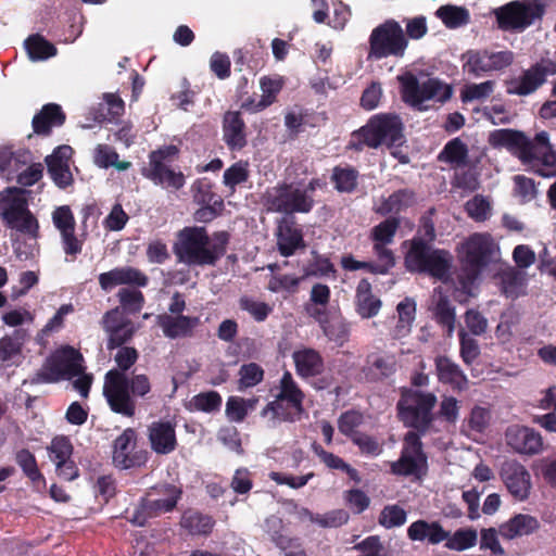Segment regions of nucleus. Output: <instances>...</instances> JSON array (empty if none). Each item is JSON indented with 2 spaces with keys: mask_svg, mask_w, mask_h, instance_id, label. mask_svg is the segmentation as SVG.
<instances>
[{
  "mask_svg": "<svg viewBox=\"0 0 556 556\" xmlns=\"http://www.w3.org/2000/svg\"><path fill=\"white\" fill-rule=\"evenodd\" d=\"M138 353L132 348H122L114 359L121 370L111 369L106 372L103 383V394L110 408L126 417H132L136 412L134 397H143L151 391L148 376L140 374L130 379L124 371L129 369L137 361Z\"/></svg>",
  "mask_w": 556,
  "mask_h": 556,
  "instance_id": "nucleus-1",
  "label": "nucleus"
},
{
  "mask_svg": "<svg viewBox=\"0 0 556 556\" xmlns=\"http://www.w3.org/2000/svg\"><path fill=\"white\" fill-rule=\"evenodd\" d=\"M490 143L514 152L530 169L542 177L556 176V152L549 143L546 131L539 132L529 140L522 132L513 129H498L490 135Z\"/></svg>",
  "mask_w": 556,
  "mask_h": 556,
  "instance_id": "nucleus-2",
  "label": "nucleus"
},
{
  "mask_svg": "<svg viewBox=\"0 0 556 556\" xmlns=\"http://www.w3.org/2000/svg\"><path fill=\"white\" fill-rule=\"evenodd\" d=\"M228 233L217 231L208 236L204 227H185L177 233L174 253L189 266H213L226 253Z\"/></svg>",
  "mask_w": 556,
  "mask_h": 556,
  "instance_id": "nucleus-3",
  "label": "nucleus"
},
{
  "mask_svg": "<svg viewBox=\"0 0 556 556\" xmlns=\"http://www.w3.org/2000/svg\"><path fill=\"white\" fill-rule=\"evenodd\" d=\"M73 380L74 388L83 397H87L92 377L84 371L83 355L71 346L56 350L36 374L31 382H56Z\"/></svg>",
  "mask_w": 556,
  "mask_h": 556,
  "instance_id": "nucleus-4",
  "label": "nucleus"
},
{
  "mask_svg": "<svg viewBox=\"0 0 556 556\" xmlns=\"http://www.w3.org/2000/svg\"><path fill=\"white\" fill-rule=\"evenodd\" d=\"M403 100L417 110H426L425 102L434 100L444 102L452 96V88L437 78L422 76L417 78L410 73L399 76Z\"/></svg>",
  "mask_w": 556,
  "mask_h": 556,
  "instance_id": "nucleus-5",
  "label": "nucleus"
},
{
  "mask_svg": "<svg viewBox=\"0 0 556 556\" xmlns=\"http://www.w3.org/2000/svg\"><path fill=\"white\" fill-rule=\"evenodd\" d=\"M452 256L444 250H432L420 239L410 242L405 256L406 268L410 271L427 273L440 280L448 277Z\"/></svg>",
  "mask_w": 556,
  "mask_h": 556,
  "instance_id": "nucleus-6",
  "label": "nucleus"
},
{
  "mask_svg": "<svg viewBox=\"0 0 556 556\" xmlns=\"http://www.w3.org/2000/svg\"><path fill=\"white\" fill-rule=\"evenodd\" d=\"M408 41L402 26L388 20L375 27L369 36L368 58L381 60L388 56L401 58L405 54Z\"/></svg>",
  "mask_w": 556,
  "mask_h": 556,
  "instance_id": "nucleus-7",
  "label": "nucleus"
},
{
  "mask_svg": "<svg viewBox=\"0 0 556 556\" xmlns=\"http://www.w3.org/2000/svg\"><path fill=\"white\" fill-rule=\"evenodd\" d=\"M353 138L370 148H377L381 144L388 147L400 146L403 141L402 124L397 116H376L359 131L355 132Z\"/></svg>",
  "mask_w": 556,
  "mask_h": 556,
  "instance_id": "nucleus-8",
  "label": "nucleus"
},
{
  "mask_svg": "<svg viewBox=\"0 0 556 556\" xmlns=\"http://www.w3.org/2000/svg\"><path fill=\"white\" fill-rule=\"evenodd\" d=\"M268 211L285 214L307 213L313 207V198L294 185H280L268 189L263 195Z\"/></svg>",
  "mask_w": 556,
  "mask_h": 556,
  "instance_id": "nucleus-9",
  "label": "nucleus"
},
{
  "mask_svg": "<svg viewBox=\"0 0 556 556\" xmlns=\"http://www.w3.org/2000/svg\"><path fill=\"white\" fill-rule=\"evenodd\" d=\"M437 397L432 393L407 390L397 404L401 420L413 428L425 429L432 419V408Z\"/></svg>",
  "mask_w": 556,
  "mask_h": 556,
  "instance_id": "nucleus-10",
  "label": "nucleus"
},
{
  "mask_svg": "<svg viewBox=\"0 0 556 556\" xmlns=\"http://www.w3.org/2000/svg\"><path fill=\"white\" fill-rule=\"evenodd\" d=\"M543 13L542 5L522 1H511L493 11L498 28L504 31H523Z\"/></svg>",
  "mask_w": 556,
  "mask_h": 556,
  "instance_id": "nucleus-11",
  "label": "nucleus"
},
{
  "mask_svg": "<svg viewBox=\"0 0 556 556\" xmlns=\"http://www.w3.org/2000/svg\"><path fill=\"white\" fill-rule=\"evenodd\" d=\"M497 245L488 233H475L462 245V258L469 269L468 279L473 280L497 254Z\"/></svg>",
  "mask_w": 556,
  "mask_h": 556,
  "instance_id": "nucleus-12",
  "label": "nucleus"
},
{
  "mask_svg": "<svg viewBox=\"0 0 556 556\" xmlns=\"http://www.w3.org/2000/svg\"><path fill=\"white\" fill-rule=\"evenodd\" d=\"M180 490L175 485H164L154 489L148 494V497L138 506L131 517L130 522L136 526H143L148 518L156 517L161 514L172 510L178 498Z\"/></svg>",
  "mask_w": 556,
  "mask_h": 556,
  "instance_id": "nucleus-13",
  "label": "nucleus"
},
{
  "mask_svg": "<svg viewBox=\"0 0 556 556\" xmlns=\"http://www.w3.org/2000/svg\"><path fill=\"white\" fill-rule=\"evenodd\" d=\"M177 153L174 146L164 147L150 154L149 167L144 168L142 174L155 185L164 188L178 190L185 185V176L181 172L170 169L165 161Z\"/></svg>",
  "mask_w": 556,
  "mask_h": 556,
  "instance_id": "nucleus-14",
  "label": "nucleus"
},
{
  "mask_svg": "<svg viewBox=\"0 0 556 556\" xmlns=\"http://www.w3.org/2000/svg\"><path fill=\"white\" fill-rule=\"evenodd\" d=\"M555 74L556 63L549 60L541 61L523 71L519 76L507 79L505 81L506 92L519 97L532 94L546 81L548 76Z\"/></svg>",
  "mask_w": 556,
  "mask_h": 556,
  "instance_id": "nucleus-15",
  "label": "nucleus"
},
{
  "mask_svg": "<svg viewBox=\"0 0 556 556\" xmlns=\"http://www.w3.org/2000/svg\"><path fill=\"white\" fill-rule=\"evenodd\" d=\"M52 223L59 230L63 251L75 257L83 251L86 233L76 235V222L68 205H61L52 212Z\"/></svg>",
  "mask_w": 556,
  "mask_h": 556,
  "instance_id": "nucleus-16",
  "label": "nucleus"
},
{
  "mask_svg": "<svg viewBox=\"0 0 556 556\" xmlns=\"http://www.w3.org/2000/svg\"><path fill=\"white\" fill-rule=\"evenodd\" d=\"M506 445L517 454L533 456L544 451L540 432L522 425H510L505 431Z\"/></svg>",
  "mask_w": 556,
  "mask_h": 556,
  "instance_id": "nucleus-17",
  "label": "nucleus"
},
{
  "mask_svg": "<svg viewBox=\"0 0 556 556\" xmlns=\"http://www.w3.org/2000/svg\"><path fill=\"white\" fill-rule=\"evenodd\" d=\"M426 465L419 437L414 431L407 432L404 440L402 456L392 463V472L396 475H419Z\"/></svg>",
  "mask_w": 556,
  "mask_h": 556,
  "instance_id": "nucleus-18",
  "label": "nucleus"
},
{
  "mask_svg": "<svg viewBox=\"0 0 556 556\" xmlns=\"http://www.w3.org/2000/svg\"><path fill=\"white\" fill-rule=\"evenodd\" d=\"M500 476L508 492L518 501L529 497L532 489L531 475L527 468L517 460L503 463Z\"/></svg>",
  "mask_w": 556,
  "mask_h": 556,
  "instance_id": "nucleus-19",
  "label": "nucleus"
},
{
  "mask_svg": "<svg viewBox=\"0 0 556 556\" xmlns=\"http://www.w3.org/2000/svg\"><path fill=\"white\" fill-rule=\"evenodd\" d=\"M102 324L108 336L109 349H115L124 344L130 340L136 331L134 324L118 308L108 312L103 316Z\"/></svg>",
  "mask_w": 556,
  "mask_h": 556,
  "instance_id": "nucleus-20",
  "label": "nucleus"
},
{
  "mask_svg": "<svg viewBox=\"0 0 556 556\" xmlns=\"http://www.w3.org/2000/svg\"><path fill=\"white\" fill-rule=\"evenodd\" d=\"M98 279L101 289L105 292L123 285L143 287L148 282V278L143 273L130 266L113 268L100 274Z\"/></svg>",
  "mask_w": 556,
  "mask_h": 556,
  "instance_id": "nucleus-21",
  "label": "nucleus"
},
{
  "mask_svg": "<svg viewBox=\"0 0 556 556\" xmlns=\"http://www.w3.org/2000/svg\"><path fill=\"white\" fill-rule=\"evenodd\" d=\"M72 154L73 150L70 146H61L46 157L48 172L60 188H65L72 184L73 177L70 170Z\"/></svg>",
  "mask_w": 556,
  "mask_h": 556,
  "instance_id": "nucleus-22",
  "label": "nucleus"
},
{
  "mask_svg": "<svg viewBox=\"0 0 556 556\" xmlns=\"http://www.w3.org/2000/svg\"><path fill=\"white\" fill-rule=\"evenodd\" d=\"M292 361L296 374L304 379L321 375L325 368L324 358L318 351L312 348L296 349L292 353Z\"/></svg>",
  "mask_w": 556,
  "mask_h": 556,
  "instance_id": "nucleus-23",
  "label": "nucleus"
},
{
  "mask_svg": "<svg viewBox=\"0 0 556 556\" xmlns=\"http://www.w3.org/2000/svg\"><path fill=\"white\" fill-rule=\"evenodd\" d=\"M283 86V79L280 76H264L260 79L262 94L258 99L251 98L243 102L242 108L250 112H260L276 101L277 94Z\"/></svg>",
  "mask_w": 556,
  "mask_h": 556,
  "instance_id": "nucleus-24",
  "label": "nucleus"
},
{
  "mask_svg": "<svg viewBox=\"0 0 556 556\" xmlns=\"http://www.w3.org/2000/svg\"><path fill=\"white\" fill-rule=\"evenodd\" d=\"M407 536L414 542H427L438 545L447 538L445 530L439 521L416 520L407 528Z\"/></svg>",
  "mask_w": 556,
  "mask_h": 556,
  "instance_id": "nucleus-25",
  "label": "nucleus"
},
{
  "mask_svg": "<svg viewBox=\"0 0 556 556\" xmlns=\"http://www.w3.org/2000/svg\"><path fill=\"white\" fill-rule=\"evenodd\" d=\"M151 447L157 454H168L176 447L175 427L169 421H154L149 427Z\"/></svg>",
  "mask_w": 556,
  "mask_h": 556,
  "instance_id": "nucleus-26",
  "label": "nucleus"
},
{
  "mask_svg": "<svg viewBox=\"0 0 556 556\" xmlns=\"http://www.w3.org/2000/svg\"><path fill=\"white\" fill-rule=\"evenodd\" d=\"M28 338L26 329H16L0 338V363L5 366L16 365L22 356L23 346Z\"/></svg>",
  "mask_w": 556,
  "mask_h": 556,
  "instance_id": "nucleus-27",
  "label": "nucleus"
},
{
  "mask_svg": "<svg viewBox=\"0 0 556 556\" xmlns=\"http://www.w3.org/2000/svg\"><path fill=\"white\" fill-rule=\"evenodd\" d=\"M429 311L437 321L446 328L447 336L452 337L455 330V308L450 303L447 295L442 292L441 288L433 290L429 303Z\"/></svg>",
  "mask_w": 556,
  "mask_h": 556,
  "instance_id": "nucleus-28",
  "label": "nucleus"
},
{
  "mask_svg": "<svg viewBox=\"0 0 556 556\" xmlns=\"http://www.w3.org/2000/svg\"><path fill=\"white\" fill-rule=\"evenodd\" d=\"M329 302V287L324 283H315L311 289L308 302L305 304V312L319 324H324L327 320Z\"/></svg>",
  "mask_w": 556,
  "mask_h": 556,
  "instance_id": "nucleus-29",
  "label": "nucleus"
},
{
  "mask_svg": "<svg viewBox=\"0 0 556 556\" xmlns=\"http://www.w3.org/2000/svg\"><path fill=\"white\" fill-rule=\"evenodd\" d=\"M435 368L439 380L442 383L450 384L454 390L463 391L467 389L468 379L457 364L445 356H439L435 359Z\"/></svg>",
  "mask_w": 556,
  "mask_h": 556,
  "instance_id": "nucleus-30",
  "label": "nucleus"
},
{
  "mask_svg": "<svg viewBox=\"0 0 556 556\" xmlns=\"http://www.w3.org/2000/svg\"><path fill=\"white\" fill-rule=\"evenodd\" d=\"M540 528L539 520L530 515L518 514L500 526V534L507 540L529 535Z\"/></svg>",
  "mask_w": 556,
  "mask_h": 556,
  "instance_id": "nucleus-31",
  "label": "nucleus"
},
{
  "mask_svg": "<svg viewBox=\"0 0 556 556\" xmlns=\"http://www.w3.org/2000/svg\"><path fill=\"white\" fill-rule=\"evenodd\" d=\"M266 531L270 533L276 545L283 551L285 556H307L305 549L298 539H292L278 533L281 528V520L277 517H269L265 522Z\"/></svg>",
  "mask_w": 556,
  "mask_h": 556,
  "instance_id": "nucleus-32",
  "label": "nucleus"
},
{
  "mask_svg": "<svg viewBox=\"0 0 556 556\" xmlns=\"http://www.w3.org/2000/svg\"><path fill=\"white\" fill-rule=\"evenodd\" d=\"M396 324L392 329L394 339L407 337L416 318V302L413 298H405L396 305Z\"/></svg>",
  "mask_w": 556,
  "mask_h": 556,
  "instance_id": "nucleus-33",
  "label": "nucleus"
},
{
  "mask_svg": "<svg viewBox=\"0 0 556 556\" xmlns=\"http://www.w3.org/2000/svg\"><path fill=\"white\" fill-rule=\"evenodd\" d=\"M157 320L164 334L172 339L188 334L199 323L197 317L167 314L159 316Z\"/></svg>",
  "mask_w": 556,
  "mask_h": 556,
  "instance_id": "nucleus-34",
  "label": "nucleus"
},
{
  "mask_svg": "<svg viewBox=\"0 0 556 556\" xmlns=\"http://www.w3.org/2000/svg\"><path fill=\"white\" fill-rule=\"evenodd\" d=\"M278 389L276 399L286 401L295 410V414H302L304 393L289 371H286L280 378Z\"/></svg>",
  "mask_w": 556,
  "mask_h": 556,
  "instance_id": "nucleus-35",
  "label": "nucleus"
},
{
  "mask_svg": "<svg viewBox=\"0 0 556 556\" xmlns=\"http://www.w3.org/2000/svg\"><path fill=\"white\" fill-rule=\"evenodd\" d=\"M224 140L230 149H241L245 146L244 123L239 112H227L225 114Z\"/></svg>",
  "mask_w": 556,
  "mask_h": 556,
  "instance_id": "nucleus-36",
  "label": "nucleus"
},
{
  "mask_svg": "<svg viewBox=\"0 0 556 556\" xmlns=\"http://www.w3.org/2000/svg\"><path fill=\"white\" fill-rule=\"evenodd\" d=\"M356 307L363 318L376 316L381 307V301L371 292L368 280L362 279L356 288Z\"/></svg>",
  "mask_w": 556,
  "mask_h": 556,
  "instance_id": "nucleus-37",
  "label": "nucleus"
},
{
  "mask_svg": "<svg viewBox=\"0 0 556 556\" xmlns=\"http://www.w3.org/2000/svg\"><path fill=\"white\" fill-rule=\"evenodd\" d=\"M283 400L275 397L262 410L261 416L265 419L268 427H276L282 421H295L300 418L301 414H295L288 404H283Z\"/></svg>",
  "mask_w": 556,
  "mask_h": 556,
  "instance_id": "nucleus-38",
  "label": "nucleus"
},
{
  "mask_svg": "<svg viewBox=\"0 0 556 556\" xmlns=\"http://www.w3.org/2000/svg\"><path fill=\"white\" fill-rule=\"evenodd\" d=\"M415 203V195L409 190H399L388 198H380L375 204V211L381 215L399 213Z\"/></svg>",
  "mask_w": 556,
  "mask_h": 556,
  "instance_id": "nucleus-39",
  "label": "nucleus"
},
{
  "mask_svg": "<svg viewBox=\"0 0 556 556\" xmlns=\"http://www.w3.org/2000/svg\"><path fill=\"white\" fill-rule=\"evenodd\" d=\"M135 431L126 429L114 442L113 462L121 468H129L132 466L134 460L131 453L135 447Z\"/></svg>",
  "mask_w": 556,
  "mask_h": 556,
  "instance_id": "nucleus-40",
  "label": "nucleus"
},
{
  "mask_svg": "<svg viewBox=\"0 0 556 556\" xmlns=\"http://www.w3.org/2000/svg\"><path fill=\"white\" fill-rule=\"evenodd\" d=\"M65 116L59 105L47 104L34 116L33 127L37 134H46L51 127L62 125Z\"/></svg>",
  "mask_w": 556,
  "mask_h": 556,
  "instance_id": "nucleus-41",
  "label": "nucleus"
},
{
  "mask_svg": "<svg viewBox=\"0 0 556 556\" xmlns=\"http://www.w3.org/2000/svg\"><path fill=\"white\" fill-rule=\"evenodd\" d=\"M278 249L285 256H289L302 245V233L299 229L291 226L289 223L283 222L278 227Z\"/></svg>",
  "mask_w": 556,
  "mask_h": 556,
  "instance_id": "nucleus-42",
  "label": "nucleus"
},
{
  "mask_svg": "<svg viewBox=\"0 0 556 556\" xmlns=\"http://www.w3.org/2000/svg\"><path fill=\"white\" fill-rule=\"evenodd\" d=\"M257 404V397L230 396L226 402L225 415L231 422H242L247 415L255 409Z\"/></svg>",
  "mask_w": 556,
  "mask_h": 556,
  "instance_id": "nucleus-43",
  "label": "nucleus"
},
{
  "mask_svg": "<svg viewBox=\"0 0 556 556\" xmlns=\"http://www.w3.org/2000/svg\"><path fill=\"white\" fill-rule=\"evenodd\" d=\"M498 278L502 291L507 296L516 298L523 292L527 279L521 270L507 266L500 273Z\"/></svg>",
  "mask_w": 556,
  "mask_h": 556,
  "instance_id": "nucleus-44",
  "label": "nucleus"
},
{
  "mask_svg": "<svg viewBox=\"0 0 556 556\" xmlns=\"http://www.w3.org/2000/svg\"><path fill=\"white\" fill-rule=\"evenodd\" d=\"M489 50H471L464 54V72L475 77L492 72Z\"/></svg>",
  "mask_w": 556,
  "mask_h": 556,
  "instance_id": "nucleus-45",
  "label": "nucleus"
},
{
  "mask_svg": "<svg viewBox=\"0 0 556 556\" xmlns=\"http://www.w3.org/2000/svg\"><path fill=\"white\" fill-rule=\"evenodd\" d=\"M435 15L451 29L465 26L470 21L469 11L465 7L445 4L440 7Z\"/></svg>",
  "mask_w": 556,
  "mask_h": 556,
  "instance_id": "nucleus-46",
  "label": "nucleus"
},
{
  "mask_svg": "<svg viewBox=\"0 0 556 556\" xmlns=\"http://www.w3.org/2000/svg\"><path fill=\"white\" fill-rule=\"evenodd\" d=\"M478 542V532L472 528H460L454 533L447 531V538L444 540L445 547L456 552H464L476 546Z\"/></svg>",
  "mask_w": 556,
  "mask_h": 556,
  "instance_id": "nucleus-47",
  "label": "nucleus"
},
{
  "mask_svg": "<svg viewBox=\"0 0 556 556\" xmlns=\"http://www.w3.org/2000/svg\"><path fill=\"white\" fill-rule=\"evenodd\" d=\"M24 190L11 187L0 192V216L7 220L8 215H13L16 211L26 205Z\"/></svg>",
  "mask_w": 556,
  "mask_h": 556,
  "instance_id": "nucleus-48",
  "label": "nucleus"
},
{
  "mask_svg": "<svg viewBox=\"0 0 556 556\" xmlns=\"http://www.w3.org/2000/svg\"><path fill=\"white\" fill-rule=\"evenodd\" d=\"M395 364L394 356L374 353L367 357L366 370H368L371 379H378L393 374Z\"/></svg>",
  "mask_w": 556,
  "mask_h": 556,
  "instance_id": "nucleus-49",
  "label": "nucleus"
},
{
  "mask_svg": "<svg viewBox=\"0 0 556 556\" xmlns=\"http://www.w3.org/2000/svg\"><path fill=\"white\" fill-rule=\"evenodd\" d=\"M222 406V396L216 391H207L192 396L186 404L190 412L215 413Z\"/></svg>",
  "mask_w": 556,
  "mask_h": 556,
  "instance_id": "nucleus-50",
  "label": "nucleus"
},
{
  "mask_svg": "<svg viewBox=\"0 0 556 556\" xmlns=\"http://www.w3.org/2000/svg\"><path fill=\"white\" fill-rule=\"evenodd\" d=\"M5 222L12 229H16L31 237L37 236L38 223L26 208V205L23 206L22 210L16 211L13 215H8V219Z\"/></svg>",
  "mask_w": 556,
  "mask_h": 556,
  "instance_id": "nucleus-51",
  "label": "nucleus"
},
{
  "mask_svg": "<svg viewBox=\"0 0 556 556\" xmlns=\"http://www.w3.org/2000/svg\"><path fill=\"white\" fill-rule=\"evenodd\" d=\"M94 163L99 167H115L117 170H126L130 167V162L118 161V154L109 146L99 144L94 152Z\"/></svg>",
  "mask_w": 556,
  "mask_h": 556,
  "instance_id": "nucleus-52",
  "label": "nucleus"
},
{
  "mask_svg": "<svg viewBox=\"0 0 556 556\" xmlns=\"http://www.w3.org/2000/svg\"><path fill=\"white\" fill-rule=\"evenodd\" d=\"M25 47L29 59L33 61L46 60L56 53L55 48L40 36L29 37Z\"/></svg>",
  "mask_w": 556,
  "mask_h": 556,
  "instance_id": "nucleus-53",
  "label": "nucleus"
},
{
  "mask_svg": "<svg viewBox=\"0 0 556 556\" xmlns=\"http://www.w3.org/2000/svg\"><path fill=\"white\" fill-rule=\"evenodd\" d=\"M467 153L466 146L459 139H454L445 146L439 157L454 166H462L466 163Z\"/></svg>",
  "mask_w": 556,
  "mask_h": 556,
  "instance_id": "nucleus-54",
  "label": "nucleus"
},
{
  "mask_svg": "<svg viewBox=\"0 0 556 556\" xmlns=\"http://www.w3.org/2000/svg\"><path fill=\"white\" fill-rule=\"evenodd\" d=\"M264 377V370L255 363L244 364L239 369V387L240 391L255 387Z\"/></svg>",
  "mask_w": 556,
  "mask_h": 556,
  "instance_id": "nucleus-55",
  "label": "nucleus"
},
{
  "mask_svg": "<svg viewBox=\"0 0 556 556\" xmlns=\"http://www.w3.org/2000/svg\"><path fill=\"white\" fill-rule=\"evenodd\" d=\"M406 520V510L396 504L387 505L379 516V523L387 529L401 527Z\"/></svg>",
  "mask_w": 556,
  "mask_h": 556,
  "instance_id": "nucleus-56",
  "label": "nucleus"
},
{
  "mask_svg": "<svg viewBox=\"0 0 556 556\" xmlns=\"http://www.w3.org/2000/svg\"><path fill=\"white\" fill-rule=\"evenodd\" d=\"M495 88V81L486 80L480 84H468L466 85L460 93L464 102L484 100L486 99Z\"/></svg>",
  "mask_w": 556,
  "mask_h": 556,
  "instance_id": "nucleus-57",
  "label": "nucleus"
},
{
  "mask_svg": "<svg viewBox=\"0 0 556 556\" xmlns=\"http://www.w3.org/2000/svg\"><path fill=\"white\" fill-rule=\"evenodd\" d=\"M332 179L340 192H351L356 187L357 172L351 167H336Z\"/></svg>",
  "mask_w": 556,
  "mask_h": 556,
  "instance_id": "nucleus-58",
  "label": "nucleus"
},
{
  "mask_svg": "<svg viewBox=\"0 0 556 556\" xmlns=\"http://www.w3.org/2000/svg\"><path fill=\"white\" fill-rule=\"evenodd\" d=\"M50 459L56 465L71 458L73 446L65 437H56L48 447Z\"/></svg>",
  "mask_w": 556,
  "mask_h": 556,
  "instance_id": "nucleus-59",
  "label": "nucleus"
},
{
  "mask_svg": "<svg viewBox=\"0 0 556 556\" xmlns=\"http://www.w3.org/2000/svg\"><path fill=\"white\" fill-rule=\"evenodd\" d=\"M74 312L72 304H63L56 313L47 321L43 328L38 332V339H43L52 332L59 331L64 325V318Z\"/></svg>",
  "mask_w": 556,
  "mask_h": 556,
  "instance_id": "nucleus-60",
  "label": "nucleus"
},
{
  "mask_svg": "<svg viewBox=\"0 0 556 556\" xmlns=\"http://www.w3.org/2000/svg\"><path fill=\"white\" fill-rule=\"evenodd\" d=\"M397 226V220L390 218L374 227L371 236L375 240V243H380L382 245L391 243L396 232Z\"/></svg>",
  "mask_w": 556,
  "mask_h": 556,
  "instance_id": "nucleus-61",
  "label": "nucleus"
},
{
  "mask_svg": "<svg viewBox=\"0 0 556 556\" xmlns=\"http://www.w3.org/2000/svg\"><path fill=\"white\" fill-rule=\"evenodd\" d=\"M239 306L257 321L265 320L271 312V307L268 304L247 296L240 299Z\"/></svg>",
  "mask_w": 556,
  "mask_h": 556,
  "instance_id": "nucleus-62",
  "label": "nucleus"
},
{
  "mask_svg": "<svg viewBox=\"0 0 556 556\" xmlns=\"http://www.w3.org/2000/svg\"><path fill=\"white\" fill-rule=\"evenodd\" d=\"M15 459H16V463L21 466V468L25 472V475L30 480H33L34 482L43 480L41 473L38 470L36 459L29 451L22 450V451L17 452Z\"/></svg>",
  "mask_w": 556,
  "mask_h": 556,
  "instance_id": "nucleus-63",
  "label": "nucleus"
},
{
  "mask_svg": "<svg viewBox=\"0 0 556 556\" xmlns=\"http://www.w3.org/2000/svg\"><path fill=\"white\" fill-rule=\"evenodd\" d=\"M490 421V410L481 406H476L472 408L469 415L468 427L472 432L482 433L489 427Z\"/></svg>",
  "mask_w": 556,
  "mask_h": 556,
  "instance_id": "nucleus-64",
  "label": "nucleus"
}]
</instances>
